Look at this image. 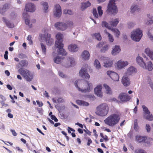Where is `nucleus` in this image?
Returning <instances> with one entry per match:
<instances>
[{"instance_id": "obj_1", "label": "nucleus", "mask_w": 153, "mask_h": 153, "mask_svg": "<svg viewBox=\"0 0 153 153\" xmlns=\"http://www.w3.org/2000/svg\"><path fill=\"white\" fill-rule=\"evenodd\" d=\"M75 85L78 90L82 93L89 92L93 88L92 84L87 81L82 82L81 80H78L75 81Z\"/></svg>"}, {"instance_id": "obj_2", "label": "nucleus", "mask_w": 153, "mask_h": 153, "mask_svg": "<svg viewBox=\"0 0 153 153\" xmlns=\"http://www.w3.org/2000/svg\"><path fill=\"white\" fill-rule=\"evenodd\" d=\"M57 40L56 41L55 46L58 48L57 51L58 53L62 56H66L67 54V52L63 48L64 47L63 41V35L62 34L58 33L56 35Z\"/></svg>"}, {"instance_id": "obj_3", "label": "nucleus", "mask_w": 153, "mask_h": 153, "mask_svg": "<svg viewBox=\"0 0 153 153\" xmlns=\"http://www.w3.org/2000/svg\"><path fill=\"white\" fill-rule=\"evenodd\" d=\"M120 119V115L119 113H113L108 117L104 121L108 125L113 127L119 123Z\"/></svg>"}, {"instance_id": "obj_4", "label": "nucleus", "mask_w": 153, "mask_h": 153, "mask_svg": "<svg viewBox=\"0 0 153 153\" xmlns=\"http://www.w3.org/2000/svg\"><path fill=\"white\" fill-rule=\"evenodd\" d=\"M95 114L101 117L107 115L109 111V107L106 103H102L97 107Z\"/></svg>"}, {"instance_id": "obj_5", "label": "nucleus", "mask_w": 153, "mask_h": 153, "mask_svg": "<svg viewBox=\"0 0 153 153\" xmlns=\"http://www.w3.org/2000/svg\"><path fill=\"white\" fill-rule=\"evenodd\" d=\"M18 72L27 81H31L33 78V75L28 70H25L23 68H20L18 70Z\"/></svg>"}, {"instance_id": "obj_6", "label": "nucleus", "mask_w": 153, "mask_h": 153, "mask_svg": "<svg viewBox=\"0 0 153 153\" xmlns=\"http://www.w3.org/2000/svg\"><path fill=\"white\" fill-rule=\"evenodd\" d=\"M142 35V31L137 29L131 33V38L133 40L138 42L141 39Z\"/></svg>"}, {"instance_id": "obj_7", "label": "nucleus", "mask_w": 153, "mask_h": 153, "mask_svg": "<svg viewBox=\"0 0 153 153\" xmlns=\"http://www.w3.org/2000/svg\"><path fill=\"white\" fill-rule=\"evenodd\" d=\"M119 22V20L117 19H116L114 20L111 21L109 22L108 24L106 22L103 21L102 23V27H105L108 29L111 30V28L114 27H116Z\"/></svg>"}, {"instance_id": "obj_8", "label": "nucleus", "mask_w": 153, "mask_h": 153, "mask_svg": "<svg viewBox=\"0 0 153 153\" xmlns=\"http://www.w3.org/2000/svg\"><path fill=\"white\" fill-rule=\"evenodd\" d=\"M40 36L42 39H43L46 41L47 45H51L53 42V40L51 38V35L50 34H41L40 35Z\"/></svg>"}, {"instance_id": "obj_9", "label": "nucleus", "mask_w": 153, "mask_h": 153, "mask_svg": "<svg viewBox=\"0 0 153 153\" xmlns=\"http://www.w3.org/2000/svg\"><path fill=\"white\" fill-rule=\"evenodd\" d=\"M118 99L121 102H125L129 101L131 99V97L125 93H122L119 95Z\"/></svg>"}, {"instance_id": "obj_10", "label": "nucleus", "mask_w": 153, "mask_h": 153, "mask_svg": "<svg viewBox=\"0 0 153 153\" xmlns=\"http://www.w3.org/2000/svg\"><path fill=\"white\" fill-rule=\"evenodd\" d=\"M79 75L82 78L86 79H89L90 76L87 73V69L86 68L82 67L80 70Z\"/></svg>"}, {"instance_id": "obj_11", "label": "nucleus", "mask_w": 153, "mask_h": 153, "mask_svg": "<svg viewBox=\"0 0 153 153\" xmlns=\"http://www.w3.org/2000/svg\"><path fill=\"white\" fill-rule=\"evenodd\" d=\"M107 74L114 81H117L119 80V76L117 73L111 71H108L107 72Z\"/></svg>"}, {"instance_id": "obj_12", "label": "nucleus", "mask_w": 153, "mask_h": 153, "mask_svg": "<svg viewBox=\"0 0 153 153\" xmlns=\"http://www.w3.org/2000/svg\"><path fill=\"white\" fill-rule=\"evenodd\" d=\"M63 61L65 63L63 65L65 67H69L71 66H72L74 63V59L72 57L68 58L66 59H63Z\"/></svg>"}, {"instance_id": "obj_13", "label": "nucleus", "mask_w": 153, "mask_h": 153, "mask_svg": "<svg viewBox=\"0 0 153 153\" xmlns=\"http://www.w3.org/2000/svg\"><path fill=\"white\" fill-rule=\"evenodd\" d=\"M55 26L57 30H64L67 28V25L65 23L61 22H58L56 23Z\"/></svg>"}, {"instance_id": "obj_14", "label": "nucleus", "mask_w": 153, "mask_h": 153, "mask_svg": "<svg viewBox=\"0 0 153 153\" xmlns=\"http://www.w3.org/2000/svg\"><path fill=\"white\" fill-rule=\"evenodd\" d=\"M55 11L54 12V16L56 17H59L62 14L61 7L59 4H56L55 6Z\"/></svg>"}, {"instance_id": "obj_15", "label": "nucleus", "mask_w": 153, "mask_h": 153, "mask_svg": "<svg viewBox=\"0 0 153 153\" xmlns=\"http://www.w3.org/2000/svg\"><path fill=\"white\" fill-rule=\"evenodd\" d=\"M25 9L27 11L33 12L35 10V6L32 3H28L26 5Z\"/></svg>"}, {"instance_id": "obj_16", "label": "nucleus", "mask_w": 153, "mask_h": 153, "mask_svg": "<svg viewBox=\"0 0 153 153\" xmlns=\"http://www.w3.org/2000/svg\"><path fill=\"white\" fill-rule=\"evenodd\" d=\"M102 89V86L101 85H97L94 89L95 94L97 96L100 97H102L103 96Z\"/></svg>"}, {"instance_id": "obj_17", "label": "nucleus", "mask_w": 153, "mask_h": 153, "mask_svg": "<svg viewBox=\"0 0 153 153\" xmlns=\"http://www.w3.org/2000/svg\"><path fill=\"white\" fill-rule=\"evenodd\" d=\"M136 62L140 66L143 68H146V64L143 61L142 58L139 56H137L136 59Z\"/></svg>"}, {"instance_id": "obj_18", "label": "nucleus", "mask_w": 153, "mask_h": 153, "mask_svg": "<svg viewBox=\"0 0 153 153\" xmlns=\"http://www.w3.org/2000/svg\"><path fill=\"white\" fill-rule=\"evenodd\" d=\"M128 65L127 62H122L121 60L118 61L117 63V65L118 68L121 69Z\"/></svg>"}, {"instance_id": "obj_19", "label": "nucleus", "mask_w": 153, "mask_h": 153, "mask_svg": "<svg viewBox=\"0 0 153 153\" xmlns=\"http://www.w3.org/2000/svg\"><path fill=\"white\" fill-rule=\"evenodd\" d=\"M147 138L146 137H142L139 135H137L136 137V140L139 143L144 142L147 143Z\"/></svg>"}, {"instance_id": "obj_20", "label": "nucleus", "mask_w": 153, "mask_h": 153, "mask_svg": "<svg viewBox=\"0 0 153 153\" xmlns=\"http://www.w3.org/2000/svg\"><path fill=\"white\" fill-rule=\"evenodd\" d=\"M23 17L25 19V22L26 24L28 25L30 27H32V24H30V21L29 19H28L29 18L30 16L29 15H27L26 13H23Z\"/></svg>"}, {"instance_id": "obj_21", "label": "nucleus", "mask_w": 153, "mask_h": 153, "mask_svg": "<svg viewBox=\"0 0 153 153\" xmlns=\"http://www.w3.org/2000/svg\"><path fill=\"white\" fill-rule=\"evenodd\" d=\"M68 48L70 51L73 52L77 51L78 50L77 45L74 44H72L69 45Z\"/></svg>"}, {"instance_id": "obj_22", "label": "nucleus", "mask_w": 153, "mask_h": 153, "mask_svg": "<svg viewBox=\"0 0 153 153\" xmlns=\"http://www.w3.org/2000/svg\"><path fill=\"white\" fill-rule=\"evenodd\" d=\"M122 82L124 86H128L130 84L128 78L126 76H124L122 78Z\"/></svg>"}, {"instance_id": "obj_23", "label": "nucleus", "mask_w": 153, "mask_h": 153, "mask_svg": "<svg viewBox=\"0 0 153 153\" xmlns=\"http://www.w3.org/2000/svg\"><path fill=\"white\" fill-rule=\"evenodd\" d=\"M82 58L84 60H88L90 58V54L89 52L86 50L84 51L82 54Z\"/></svg>"}, {"instance_id": "obj_24", "label": "nucleus", "mask_w": 153, "mask_h": 153, "mask_svg": "<svg viewBox=\"0 0 153 153\" xmlns=\"http://www.w3.org/2000/svg\"><path fill=\"white\" fill-rule=\"evenodd\" d=\"M137 72V69L133 67H129L127 70V74L128 75H131L135 74Z\"/></svg>"}, {"instance_id": "obj_25", "label": "nucleus", "mask_w": 153, "mask_h": 153, "mask_svg": "<svg viewBox=\"0 0 153 153\" xmlns=\"http://www.w3.org/2000/svg\"><path fill=\"white\" fill-rule=\"evenodd\" d=\"M145 52L147 55L153 60V51H150L149 48H147L145 49Z\"/></svg>"}, {"instance_id": "obj_26", "label": "nucleus", "mask_w": 153, "mask_h": 153, "mask_svg": "<svg viewBox=\"0 0 153 153\" xmlns=\"http://www.w3.org/2000/svg\"><path fill=\"white\" fill-rule=\"evenodd\" d=\"M8 9V5L7 4L5 3L2 6V7L0 8V13L3 14Z\"/></svg>"}, {"instance_id": "obj_27", "label": "nucleus", "mask_w": 153, "mask_h": 153, "mask_svg": "<svg viewBox=\"0 0 153 153\" xmlns=\"http://www.w3.org/2000/svg\"><path fill=\"white\" fill-rule=\"evenodd\" d=\"M104 66L106 67H110L112 66L113 62L112 61L110 60L109 59H107L104 62Z\"/></svg>"}, {"instance_id": "obj_28", "label": "nucleus", "mask_w": 153, "mask_h": 153, "mask_svg": "<svg viewBox=\"0 0 153 153\" xmlns=\"http://www.w3.org/2000/svg\"><path fill=\"white\" fill-rule=\"evenodd\" d=\"M3 21L5 23L6 25L9 27L13 28L14 27V24L13 23H11L7 20L5 18H3Z\"/></svg>"}, {"instance_id": "obj_29", "label": "nucleus", "mask_w": 153, "mask_h": 153, "mask_svg": "<svg viewBox=\"0 0 153 153\" xmlns=\"http://www.w3.org/2000/svg\"><path fill=\"white\" fill-rule=\"evenodd\" d=\"M120 50H121L119 46H115L112 51V54L114 55H116L117 53H119Z\"/></svg>"}, {"instance_id": "obj_30", "label": "nucleus", "mask_w": 153, "mask_h": 153, "mask_svg": "<svg viewBox=\"0 0 153 153\" xmlns=\"http://www.w3.org/2000/svg\"><path fill=\"white\" fill-rule=\"evenodd\" d=\"M91 5V3L88 1L86 3H82V6L81 7V10H83L87 7L90 6Z\"/></svg>"}, {"instance_id": "obj_31", "label": "nucleus", "mask_w": 153, "mask_h": 153, "mask_svg": "<svg viewBox=\"0 0 153 153\" xmlns=\"http://www.w3.org/2000/svg\"><path fill=\"white\" fill-rule=\"evenodd\" d=\"M77 104L79 105L88 106L89 105L88 103L81 100H77L76 101Z\"/></svg>"}, {"instance_id": "obj_32", "label": "nucleus", "mask_w": 153, "mask_h": 153, "mask_svg": "<svg viewBox=\"0 0 153 153\" xmlns=\"http://www.w3.org/2000/svg\"><path fill=\"white\" fill-rule=\"evenodd\" d=\"M103 86L105 88L106 91V93L107 94H111L112 93V91L111 88L106 84L103 85Z\"/></svg>"}, {"instance_id": "obj_33", "label": "nucleus", "mask_w": 153, "mask_h": 153, "mask_svg": "<svg viewBox=\"0 0 153 153\" xmlns=\"http://www.w3.org/2000/svg\"><path fill=\"white\" fill-rule=\"evenodd\" d=\"M52 100L53 102L56 103L62 102H64V100L61 97L58 98V99L53 98Z\"/></svg>"}, {"instance_id": "obj_34", "label": "nucleus", "mask_w": 153, "mask_h": 153, "mask_svg": "<svg viewBox=\"0 0 153 153\" xmlns=\"http://www.w3.org/2000/svg\"><path fill=\"white\" fill-rule=\"evenodd\" d=\"M19 64L22 67H24L27 66L28 62L26 60H22L19 62Z\"/></svg>"}, {"instance_id": "obj_35", "label": "nucleus", "mask_w": 153, "mask_h": 153, "mask_svg": "<svg viewBox=\"0 0 153 153\" xmlns=\"http://www.w3.org/2000/svg\"><path fill=\"white\" fill-rule=\"evenodd\" d=\"M94 65L97 69H100L101 68V66L99 61L97 59H95L94 63Z\"/></svg>"}, {"instance_id": "obj_36", "label": "nucleus", "mask_w": 153, "mask_h": 153, "mask_svg": "<svg viewBox=\"0 0 153 153\" xmlns=\"http://www.w3.org/2000/svg\"><path fill=\"white\" fill-rule=\"evenodd\" d=\"M111 30L114 33L116 36L117 37H119L120 34V32L117 29H113L112 28Z\"/></svg>"}, {"instance_id": "obj_37", "label": "nucleus", "mask_w": 153, "mask_h": 153, "mask_svg": "<svg viewBox=\"0 0 153 153\" xmlns=\"http://www.w3.org/2000/svg\"><path fill=\"white\" fill-rule=\"evenodd\" d=\"M62 60H63V58H61L59 56H57L53 59L54 62L57 64H60Z\"/></svg>"}, {"instance_id": "obj_38", "label": "nucleus", "mask_w": 153, "mask_h": 153, "mask_svg": "<svg viewBox=\"0 0 153 153\" xmlns=\"http://www.w3.org/2000/svg\"><path fill=\"white\" fill-rule=\"evenodd\" d=\"M153 64L151 61H149L147 63V66H146V68H145L146 69H148L149 71H152L153 69Z\"/></svg>"}, {"instance_id": "obj_39", "label": "nucleus", "mask_w": 153, "mask_h": 153, "mask_svg": "<svg viewBox=\"0 0 153 153\" xmlns=\"http://www.w3.org/2000/svg\"><path fill=\"white\" fill-rule=\"evenodd\" d=\"M42 5L44 7V11L45 13H47L48 12V3L47 2H44L42 3Z\"/></svg>"}, {"instance_id": "obj_40", "label": "nucleus", "mask_w": 153, "mask_h": 153, "mask_svg": "<svg viewBox=\"0 0 153 153\" xmlns=\"http://www.w3.org/2000/svg\"><path fill=\"white\" fill-rule=\"evenodd\" d=\"M104 31L107 34V35H108L109 41L111 42H113L114 39L112 36L109 33L107 32L106 30H105Z\"/></svg>"}, {"instance_id": "obj_41", "label": "nucleus", "mask_w": 153, "mask_h": 153, "mask_svg": "<svg viewBox=\"0 0 153 153\" xmlns=\"http://www.w3.org/2000/svg\"><path fill=\"white\" fill-rule=\"evenodd\" d=\"M41 46L42 50V52L44 54H45L46 53V46L43 43H41Z\"/></svg>"}, {"instance_id": "obj_42", "label": "nucleus", "mask_w": 153, "mask_h": 153, "mask_svg": "<svg viewBox=\"0 0 153 153\" xmlns=\"http://www.w3.org/2000/svg\"><path fill=\"white\" fill-rule=\"evenodd\" d=\"M142 107L143 108V111L146 114H150V112L148 110V108L145 105H143Z\"/></svg>"}, {"instance_id": "obj_43", "label": "nucleus", "mask_w": 153, "mask_h": 153, "mask_svg": "<svg viewBox=\"0 0 153 153\" xmlns=\"http://www.w3.org/2000/svg\"><path fill=\"white\" fill-rule=\"evenodd\" d=\"M93 35L96 39L98 40H100L101 39L102 37L100 33H95Z\"/></svg>"}, {"instance_id": "obj_44", "label": "nucleus", "mask_w": 153, "mask_h": 153, "mask_svg": "<svg viewBox=\"0 0 153 153\" xmlns=\"http://www.w3.org/2000/svg\"><path fill=\"white\" fill-rule=\"evenodd\" d=\"M139 8L137 5L132 6L131 7V12L133 13L136 10H138Z\"/></svg>"}, {"instance_id": "obj_45", "label": "nucleus", "mask_w": 153, "mask_h": 153, "mask_svg": "<svg viewBox=\"0 0 153 153\" xmlns=\"http://www.w3.org/2000/svg\"><path fill=\"white\" fill-rule=\"evenodd\" d=\"M97 10L99 16L100 17H101L103 14V10H102L101 7H97Z\"/></svg>"}, {"instance_id": "obj_46", "label": "nucleus", "mask_w": 153, "mask_h": 153, "mask_svg": "<svg viewBox=\"0 0 153 153\" xmlns=\"http://www.w3.org/2000/svg\"><path fill=\"white\" fill-rule=\"evenodd\" d=\"M147 16L149 18L150 20H149V21L146 23V24L148 25L152 24L153 23V16H151L150 18L149 17L150 14H147Z\"/></svg>"}, {"instance_id": "obj_47", "label": "nucleus", "mask_w": 153, "mask_h": 153, "mask_svg": "<svg viewBox=\"0 0 153 153\" xmlns=\"http://www.w3.org/2000/svg\"><path fill=\"white\" fill-rule=\"evenodd\" d=\"M134 128L136 131H137L139 129V127L138 126L137 120H135L134 121Z\"/></svg>"}, {"instance_id": "obj_48", "label": "nucleus", "mask_w": 153, "mask_h": 153, "mask_svg": "<svg viewBox=\"0 0 153 153\" xmlns=\"http://www.w3.org/2000/svg\"><path fill=\"white\" fill-rule=\"evenodd\" d=\"M108 46L106 45L104 46L102 48L101 50V51L102 52H105L106 51L108 50Z\"/></svg>"}, {"instance_id": "obj_49", "label": "nucleus", "mask_w": 153, "mask_h": 153, "mask_svg": "<svg viewBox=\"0 0 153 153\" xmlns=\"http://www.w3.org/2000/svg\"><path fill=\"white\" fill-rule=\"evenodd\" d=\"M93 13L94 16L96 18L98 17V15L97 13V10L95 8H94L93 10Z\"/></svg>"}, {"instance_id": "obj_50", "label": "nucleus", "mask_w": 153, "mask_h": 153, "mask_svg": "<svg viewBox=\"0 0 153 153\" xmlns=\"http://www.w3.org/2000/svg\"><path fill=\"white\" fill-rule=\"evenodd\" d=\"M63 13L65 14H69L71 15L72 14V12L70 10H65L63 11Z\"/></svg>"}, {"instance_id": "obj_51", "label": "nucleus", "mask_w": 153, "mask_h": 153, "mask_svg": "<svg viewBox=\"0 0 153 153\" xmlns=\"http://www.w3.org/2000/svg\"><path fill=\"white\" fill-rule=\"evenodd\" d=\"M31 36L30 35H29L27 37V39L29 41V44L30 45H32L33 44V42L31 40Z\"/></svg>"}, {"instance_id": "obj_52", "label": "nucleus", "mask_w": 153, "mask_h": 153, "mask_svg": "<svg viewBox=\"0 0 153 153\" xmlns=\"http://www.w3.org/2000/svg\"><path fill=\"white\" fill-rule=\"evenodd\" d=\"M68 27H72L73 26V23L72 21H70L67 22V24H66Z\"/></svg>"}, {"instance_id": "obj_53", "label": "nucleus", "mask_w": 153, "mask_h": 153, "mask_svg": "<svg viewBox=\"0 0 153 153\" xmlns=\"http://www.w3.org/2000/svg\"><path fill=\"white\" fill-rule=\"evenodd\" d=\"M86 139L88 141V142L87 143V145L88 146H90L91 144L92 143V141L91 139L89 137L86 138Z\"/></svg>"}, {"instance_id": "obj_54", "label": "nucleus", "mask_w": 153, "mask_h": 153, "mask_svg": "<svg viewBox=\"0 0 153 153\" xmlns=\"http://www.w3.org/2000/svg\"><path fill=\"white\" fill-rule=\"evenodd\" d=\"M146 118L149 120L152 121L153 120V116L152 114L147 115Z\"/></svg>"}, {"instance_id": "obj_55", "label": "nucleus", "mask_w": 153, "mask_h": 153, "mask_svg": "<svg viewBox=\"0 0 153 153\" xmlns=\"http://www.w3.org/2000/svg\"><path fill=\"white\" fill-rule=\"evenodd\" d=\"M85 97H86L89 98L90 99L94 98V95L91 94H90L89 95H85Z\"/></svg>"}, {"instance_id": "obj_56", "label": "nucleus", "mask_w": 153, "mask_h": 153, "mask_svg": "<svg viewBox=\"0 0 153 153\" xmlns=\"http://www.w3.org/2000/svg\"><path fill=\"white\" fill-rule=\"evenodd\" d=\"M51 118L52 120H54L55 122H57L58 121L57 119L54 115H51Z\"/></svg>"}, {"instance_id": "obj_57", "label": "nucleus", "mask_w": 153, "mask_h": 153, "mask_svg": "<svg viewBox=\"0 0 153 153\" xmlns=\"http://www.w3.org/2000/svg\"><path fill=\"white\" fill-rule=\"evenodd\" d=\"M106 43L105 42H102L99 43L97 45V47L101 48L103 46L105 45Z\"/></svg>"}, {"instance_id": "obj_58", "label": "nucleus", "mask_w": 153, "mask_h": 153, "mask_svg": "<svg viewBox=\"0 0 153 153\" xmlns=\"http://www.w3.org/2000/svg\"><path fill=\"white\" fill-rule=\"evenodd\" d=\"M146 129L148 132H149L150 131V127L149 125L146 124Z\"/></svg>"}, {"instance_id": "obj_59", "label": "nucleus", "mask_w": 153, "mask_h": 153, "mask_svg": "<svg viewBox=\"0 0 153 153\" xmlns=\"http://www.w3.org/2000/svg\"><path fill=\"white\" fill-rule=\"evenodd\" d=\"M147 34L148 37L150 39L153 41V36L151 35V33L149 32V31L148 32Z\"/></svg>"}, {"instance_id": "obj_60", "label": "nucleus", "mask_w": 153, "mask_h": 153, "mask_svg": "<svg viewBox=\"0 0 153 153\" xmlns=\"http://www.w3.org/2000/svg\"><path fill=\"white\" fill-rule=\"evenodd\" d=\"M36 102L37 104L39 105V107H41L43 105V103L42 102H40L39 100H36Z\"/></svg>"}, {"instance_id": "obj_61", "label": "nucleus", "mask_w": 153, "mask_h": 153, "mask_svg": "<svg viewBox=\"0 0 153 153\" xmlns=\"http://www.w3.org/2000/svg\"><path fill=\"white\" fill-rule=\"evenodd\" d=\"M137 153H147L145 151L143 150L140 149L137 151Z\"/></svg>"}, {"instance_id": "obj_62", "label": "nucleus", "mask_w": 153, "mask_h": 153, "mask_svg": "<svg viewBox=\"0 0 153 153\" xmlns=\"http://www.w3.org/2000/svg\"><path fill=\"white\" fill-rule=\"evenodd\" d=\"M59 76L62 77L64 78L65 77V75L62 72H59Z\"/></svg>"}, {"instance_id": "obj_63", "label": "nucleus", "mask_w": 153, "mask_h": 153, "mask_svg": "<svg viewBox=\"0 0 153 153\" xmlns=\"http://www.w3.org/2000/svg\"><path fill=\"white\" fill-rule=\"evenodd\" d=\"M103 138L105 142H107L109 140L108 137L106 135H105L104 136V137H103Z\"/></svg>"}, {"instance_id": "obj_64", "label": "nucleus", "mask_w": 153, "mask_h": 153, "mask_svg": "<svg viewBox=\"0 0 153 153\" xmlns=\"http://www.w3.org/2000/svg\"><path fill=\"white\" fill-rule=\"evenodd\" d=\"M7 88L9 90H11L12 89V87L10 85L8 84L7 85Z\"/></svg>"}]
</instances>
